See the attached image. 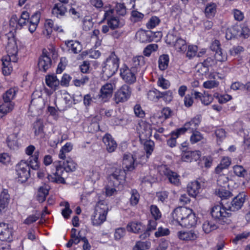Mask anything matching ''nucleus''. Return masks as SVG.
Returning <instances> with one entry per match:
<instances>
[{
  "label": "nucleus",
  "mask_w": 250,
  "mask_h": 250,
  "mask_svg": "<svg viewBox=\"0 0 250 250\" xmlns=\"http://www.w3.org/2000/svg\"><path fill=\"white\" fill-rule=\"evenodd\" d=\"M119 58L114 52L111 53L106 59L104 65L103 67V77L109 79L113 76L117 71L119 66Z\"/></svg>",
  "instance_id": "1"
},
{
  "label": "nucleus",
  "mask_w": 250,
  "mask_h": 250,
  "mask_svg": "<svg viewBox=\"0 0 250 250\" xmlns=\"http://www.w3.org/2000/svg\"><path fill=\"white\" fill-rule=\"evenodd\" d=\"M108 208L104 201L99 202L96 205L94 214L92 217L93 225L99 226L105 220L107 213Z\"/></svg>",
  "instance_id": "2"
},
{
  "label": "nucleus",
  "mask_w": 250,
  "mask_h": 250,
  "mask_svg": "<svg viewBox=\"0 0 250 250\" xmlns=\"http://www.w3.org/2000/svg\"><path fill=\"white\" fill-rule=\"evenodd\" d=\"M231 213L227 211L226 208L222 205L214 206L211 209L210 215L216 222L221 224L227 223Z\"/></svg>",
  "instance_id": "3"
},
{
  "label": "nucleus",
  "mask_w": 250,
  "mask_h": 250,
  "mask_svg": "<svg viewBox=\"0 0 250 250\" xmlns=\"http://www.w3.org/2000/svg\"><path fill=\"white\" fill-rule=\"evenodd\" d=\"M125 177V170L121 167L112 168V172L109 175L108 184L114 187H117L124 180Z\"/></svg>",
  "instance_id": "4"
},
{
  "label": "nucleus",
  "mask_w": 250,
  "mask_h": 250,
  "mask_svg": "<svg viewBox=\"0 0 250 250\" xmlns=\"http://www.w3.org/2000/svg\"><path fill=\"white\" fill-rule=\"evenodd\" d=\"M132 92L131 87L127 85H123L115 93L114 100L116 104L124 103L130 98Z\"/></svg>",
  "instance_id": "5"
},
{
  "label": "nucleus",
  "mask_w": 250,
  "mask_h": 250,
  "mask_svg": "<svg viewBox=\"0 0 250 250\" xmlns=\"http://www.w3.org/2000/svg\"><path fill=\"white\" fill-rule=\"evenodd\" d=\"M16 170L18 175V180L21 183L26 181L30 176V167L25 162L21 161L17 165Z\"/></svg>",
  "instance_id": "6"
},
{
  "label": "nucleus",
  "mask_w": 250,
  "mask_h": 250,
  "mask_svg": "<svg viewBox=\"0 0 250 250\" xmlns=\"http://www.w3.org/2000/svg\"><path fill=\"white\" fill-rule=\"evenodd\" d=\"M137 70L134 68H129L124 64L120 69V76L123 80L127 83L132 84L136 82L135 74Z\"/></svg>",
  "instance_id": "7"
},
{
  "label": "nucleus",
  "mask_w": 250,
  "mask_h": 250,
  "mask_svg": "<svg viewBox=\"0 0 250 250\" xmlns=\"http://www.w3.org/2000/svg\"><path fill=\"white\" fill-rule=\"evenodd\" d=\"M60 164L55 166L56 172L53 175L48 174L47 179L49 181L57 184H65L64 178L62 177L64 174V166L62 165V162H59Z\"/></svg>",
  "instance_id": "8"
},
{
  "label": "nucleus",
  "mask_w": 250,
  "mask_h": 250,
  "mask_svg": "<svg viewBox=\"0 0 250 250\" xmlns=\"http://www.w3.org/2000/svg\"><path fill=\"white\" fill-rule=\"evenodd\" d=\"M6 50L7 56L3 57L2 60L11 63L12 62H17L18 61V58L17 57L18 46L16 44V42L14 41L8 42L6 46Z\"/></svg>",
  "instance_id": "9"
},
{
  "label": "nucleus",
  "mask_w": 250,
  "mask_h": 250,
  "mask_svg": "<svg viewBox=\"0 0 250 250\" xmlns=\"http://www.w3.org/2000/svg\"><path fill=\"white\" fill-rule=\"evenodd\" d=\"M49 53L45 49L42 50V55L38 60V67L40 70L45 72L52 65V60Z\"/></svg>",
  "instance_id": "10"
},
{
  "label": "nucleus",
  "mask_w": 250,
  "mask_h": 250,
  "mask_svg": "<svg viewBox=\"0 0 250 250\" xmlns=\"http://www.w3.org/2000/svg\"><path fill=\"white\" fill-rule=\"evenodd\" d=\"M192 210L186 207H179L176 208L172 212L171 215L173 220L175 221L180 225L185 218L190 214Z\"/></svg>",
  "instance_id": "11"
},
{
  "label": "nucleus",
  "mask_w": 250,
  "mask_h": 250,
  "mask_svg": "<svg viewBox=\"0 0 250 250\" xmlns=\"http://www.w3.org/2000/svg\"><path fill=\"white\" fill-rule=\"evenodd\" d=\"M201 122V116L197 115L189 122L186 123L183 127L178 128V131H180L182 134H184L187 131H190V132L197 131V127Z\"/></svg>",
  "instance_id": "12"
},
{
  "label": "nucleus",
  "mask_w": 250,
  "mask_h": 250,
  "mask_svg": "<svg viewBox=\"0 0 250 250\" xmlns=\"http://www.w3.org/2000/svg\"><path fill=\"white\" fill-rule=\"evenodd\" d=\"M115 84L112 83H106L103 85L98 95L101 101L107 102L111 97Z\"/></svg>",
  "instance_id": "13"
},
{
  "label": "nucleus",
  "mask_w": 250,
  "mask_h": 250,
  "mask_svg": "<svg viewBox=\"0 0 250 250\" xmlns=\"http://www.w3.org/2000/svg\"><path fill=\"white\" fill-rule=\"evenodd\" d=\"M13 231L8 224L0 223V240L2 241L10 242L13 239Z\"/></svg>",
  "instance_id": "14"
},
{
  "label": "nucleus",
  "mask_w": 250,
  "mask_h": 250,
  "mask_svg": "<svg viewBox=\"0 0 250 250\" xmlns=\"http://www.w3.org/2000/svg\"><path fill=\"white\" fill-rule=\"evenodd\" d=\"M246 194L244 192L239 193L235 196L231 202L228 210L235 211L240 209L245 201Z\"/></svg>",
  "instance_id": "15"
},
{
  "label": "nucleus",
  "mask_w": 250,
  "mask_h": 250,
  "mask_svg": "<svg viewBox=\"0 0 250 250\" xmlns=\"http://www.w3.org/2000/svg\"><path fill=\"white\" fill-rule=\"evenodd\" d=\"M220 45L219 41L215 40L211 44L210 48L212 51L215 52L214 55L215 59L218 62H224L227 60V56L223 53Z\"/></svg>",
  "instance_id": "16"
},
{
  "label": "nucleus",
  "mask_w": 250,
  "mask_h": 250,
  "mask_svg": "<svg viewBox=\"0 0 250 250\" xmlns=\"http://www.w3.org/2000/svg\"><path fill=\"white\" fill-rule=\"evenodd\" d=\"M110 13H112V10L107 11L104 14V17L107 19V24L109 25L110 28L113 30L123 26V23L120 21L118 17L109 16Z\"/></svg>",
  "instance_id": "17"
},
{
  "label": "nucleus",
  "mask_w": 250,
  "mask_h": 250,
  "mask_svg": "<svg viewBox=\"0 0 250 250\" xmlns=\"http://www.w3.org/2000/svg\"><path fill=\"white\" fill-rule=\"evenodd\" d=\"M103 141L106 146L107 151L111 153L114 152L117 147V144L109 134H106L103 138Z\"/></svg>",
  "instance_id": "18"
},
{
  "label": "nucleus",
  "mask_w": 250,
  "mask_h": 250,
  "mask_svg": "<svg viewBox=\"0 0 250 250\" xmlns=\"http://www.w3.org/2000/svg\"><path fill=\"white\" fill-rule=\"evenodd\" d=\"M67 3L62 1L56 3L52 9V14L57 18H61L64 16L67 9L65 5Z\"/></svg>",
  "instance_id": "19"
},
{
  "label": "nucleus",
  "mask_w": 250,
  "mask_h": 250,
  "mask_svg": "<svg viewBox=\"0 0 250 250\" xmlns=\"http://www.w3.org/2000/svg\"><path fill=\"white\" fill-rule=\"evenodd\" d=\"M135 159L130 154H124L123 159V164L124 166V170L125 171H132L134 168Z\"/></svg>",
  "instance_id": "20"
},
{
  "label": "nucleus",
  "mask_w": 250,
  "mask_h": 250,
  "mask_svg": "<svg viewBox=\"0 0 250 250\" xmlns=\"http://www.w3.org/2000/svg\"><path fill=\"white\" fill-rule=\"evenodd\" d=\"M199 151H188L184 152L182 156V160L185 162L196 161L200 158Z\"/></svg>",
  "instance_id": "21"
},
{
  "label": "nucleus",
  "mask_w": 250,
  "mask_h": 250,
  "mask_svg": "<svg viewBox=\"0 0 250 250\" xmlns=\"http://www.w3.org/2000/svg\"><path fill=\"white\" fill-rule=\"evenodd\" d=\"M200 184L198 181L192 182L188 185L187 191L191 197H195L200 193Z\"/></svg>",
  "instance_id": "22"
},
{
  "label": "nucleus",
  "mask_w": 250,
  "mask_h": 250,
  "mask_svg": "<svg viewBox=\"0 0 250 250\" xmlns=\"http://www.w3.org/2000/svg\"><path fill=\"white\" fill-rule=\"evenodd\" d=\"M10 200L8 190L3 189L0 194V211L7 208Z\"/></svg>",
  "instance_id": "23"
},
{
  "label": "nucleus",
  "mask_w": 250,
  "mask_h": 250,
  "mask_svg": "<svg viewBox=\"0 0 250 250\" xmlns=\"http://www.w3.org/2000/svg\"><path fill=\"white\" fill-rule=\"evenodd\" d=\"M197 218L195 214L192 213V210L190 214L186 217L182 223H180V225L183 227L190 228L196 224Z\"/></svg>",
  "instance_id": "24"
},
{
  "label": "nucleus",
  "mask_w": 250,
  "mask_h": 250,
  "mask_svg": "<svg viewBox=\"0 0 250 250\" xmlns=\"http://www.w3.org/2000/svg\"><path fill=\"white\" fill-rule=\"evenodd\" d=\"M177 235L180 239L185 241H193L198 237L197 234L192 230L188 231H180L178 232Z\"/></svg>",
  "instance_id": "25"
},
{
  "label": "nucleus",
  "mask_w": 250,
  "mask_h": 250,
  "mask_svg": "<svg viewBox=\"0 0 250 250\" xmlns=\"http://www.w3.org/2000/svg\"><path fill=\"white\" fill-rule=\"evenodd\" d=\"M164 174L168 179L169 182L174 185L178 186L180 183L179 176L175 172L167 168L164 171Z\"/></svg>",
  "instance_id": "26"
},
{
  "label": "nucleus",
  "mask_w": 250,
  "mask_h": 250,
  "mask_svg": "<svg viewBox=\"0 0 250 250\" xmlns=\"http://www.w3.org/2000/svg\"><path fill=\"white\" fill-rule=\"evenodd\" d=\"M45 82L48 86L54 90H56L60 84V81L54 74L46 76Z\"/></svg>",
  "instance_id": "27"
},
{
  "label": "nucleus",
  "mask_w": 250,
  "mask_h": 250,
  "mask_svg": "<svg viewBox=\"0 0 250 250\" xmlns=\"http://www.w3.org/2000/svg\"><path fill=\"white\" fill-rule=\"evenodd\" d=\"M44 125L43 121L41 119H37L33 124V129L35 136H39L41 138L44 136Z\"/></svg>",
  "instance_id": "28"
},
{
  "label": "nucleus",
  "mask_w": 250,
  "mask_h": 250,
  "mask_svg": "<svg viewBox=\"0 0 250 250\" xmlns=\"http://www.w3.org/2000/svg\"><path fill=\"white\" fill-rule=\"evenodd\" d=\"M145 227L140 222H132L127 226V229L128 231L134 233H139L145 230Z\"/></svg>",
  "instance_id": "29"
},
{
  "label": "nucleus",
  "mask_w": 250,
  "mask_h": 250,
  "mask_svg": "<svg viewBox=\"0 0 250 250\" xmlns=\"http://www.w3.org/2000/svg\"><path fill=\"white\" fill-rule=\"evenodd\" d=\"M216 11V4L213 2H210L206 5L204 12L207 18L211 19L214 17Z\"/></svg>",
  "instance_id": "30"
},
{
  "label": "nucleus",
  "mask_w": 250,
  "mask_h": 250,
  "mask_svg": "<svg viewBox=\"0 0 250 250\" xmlns=\"http://www.w3.org/2000/svg\"><path fill=\"white\" fill-rule=\"evenodd\" d=\"M14 104L13 102L4 101L0 105V119L11 112L14 108Z\"/></svg>",
  "instance_id": "31"
},
{
  "label": "nucleus",
  "mask_w": 250,
  "mask_h": 250,
  "mask_svg": "<svg viewBox=\"0 0 250 250\" xmlns=\"http://www.w3.org/2000/svg\"><path fill=\"white\" fill-rule=\"evenodd\" d=\"M18 133H13L7 137L6 142L8 147L14 149L18 146Z\"/></svg>",
  "instance_id": "32"
},
{
  "label": "nucleus",
  "mask_w": 250,
  "mask_h": 250,
  "mask_svg": "<svg viewBox=\"0 0 250 250\" xmlns=\"http://www.w3.org/2000/svg\"><path fill=\"white\" fill-rule=\"evenodd\" d=\"M65 44L69 50H71L72 52L75 54L80 52L82 49L81 44L77 41H68L65 42Z\"/></svg>",
  "instance_id": "33"
},
{
  "label": "nucleus",
  "mask_w": 250,
  "mask_h": 250,
  "mask_svg": "<svg viewBox=\"0 0 250 250\" xmlns=\"http://www.w3.org/2000/svg\"><path fill=\"white\" fill-rule=\"evenodd\" d=\"M218 228V226L212 221L206 220L202 225L203 230L206 233H209Z\"/></svg>",
  "instance_id": "34"
},
{
  "label": "nucleus",
  "mask_w": 250,
  "mask_h": 250,
  "mask_svg": "<svg viewBox=\"0 0 250 250\" xmlns=\"http://www.w3.org/2000/svg\"><path fill=\"white\" fill-rule=\"evenodd\" d=\"M64 166V169L66 172H72L76 170L77 164L75 163L71 158H67V159L62 163Z\"/></svg>",
  "instance_id": "35"
},
{
  "label": "nucleus",
  "mask_w": 250,
  "mask_h": 250,
  "mask_svg": "<svg viewBox=\"0 0 250 250\" xmlns=\"http://www.w3.org/2000/svg\"><path fill=\"white\" fill-rule=\"evenodd\" d=\"M181 134H182L180 131H178V129L171 132L170 133V138L167 141V145L170 147L175 146L176 145V139L178 138Z\"/></svg>",
  "instance_id": "36"
},
{
  "label": "nucleus",
  "mask_w": 250,
  "mask_h": 250,
  "mask_svg": "<svg viewBox=\"0 0 250 250\" xmlns=\"http://www.w3.org/2000/svg\"><path fill=\"white\" fill-rule=\"evenodd\" d=\"M161 92L155 88L148 91L147 94V98L152 101L156 102L161 98Z\"/></svg>",
  "instance_id": "37"
},
{
  "label": "nucleus",
  "mask_w": 250,
  "mask_h": 250,
  "mask_svg": "<svg viewBox=\"0 0 250 250\" xmlns=\"http://www.w3.org/2000/svg\"><path fill=\"white\" fill-rule=\"evenodd\" d=\"M175 49L180 52H184L187 48V45L185 40L180 37L176 42L173 44Z\"/></svg>",
  "instance_id": "38"
},
{
  "label": "nucleus",
  "mask_w": 250,
  "mask_h": 250,
  "mask_svg": "<svg viewBox=\"0 0 250 250\" xmlns=\"http://www.w3.org/2000/svg\"><path fill=\"white\" fill-rule=\"evenodd\" d=\"M179 37V34L178 32L173 31L167 35L166 39V42L168 44L173 45Z\"/></svg>",
  "instance_id": "39"
},
{
  "label": "nucleus",
  "mask_w": 250,
  "mask_h": 250,
  "mask_svg": "<svg viewBox=\"0 0 250 250\" xmlns=\"http://www.w3.org/2000/svg\"><path fill=\"white\" fill-rule=\"evenodd\" d=\"M132 61V66L131 68H135L137 70V72L139 71V68L142 66H144L145 63V58L143 56L134 57Z\"/></svg>",
  "instance_id": "40"
},
{
  "label": "nucleus",
  "mask_w": 250,
  "mask_h": 250,
  "mask_svg": "<svg viewBox=\"0 0 250 250\" xmlns=\"http://www.w3.org/2000/svg\"><path fill=\"white\" fill-rule=\"evenodd\" d=\"M216 194L222 200L227 199L232 196V194L229 190L221 187L215 190Z\"/></svg>",
  "instance_id": "41"
},
{
  "label": "nucleus",
  "mask_w": 250,
  "mask_h": 250,
  "mask_svg": "<svg viewBox=\"0 0 250 250\" xmlns=\"http://www.w3.org/2000/svg\"><path fill=\"white\" fill-rule=\"evenodd\" d=\"M169 62V57L167 55L163 54L161 55L159 58V67L160 70H166L168 65Z\"/></svg>",
  "instance_id": "42"
},
{
  "label": "nucleus",
  "mask_w": 250,
  "mask_h": 250,
  "mask_svg": "<svg viewBox=\"0 0 250 250\" xmlns=\"http://www.w3.org/2000/svg\"><path fill=\"white\" fill-rule=\"evenodd\" d=\"M240 28L238 25L233 26V27L228 28L226 31V37L227 40H231L232 38L237 36L239 33L238 31Z\"/></svg>",
  "instance_id": "43"
},
{
  "label": "nucleus",
  "mask_w": 250,
  "mask_h": 250,
  "mask_svg": "<svg viewBox=\"0 0 250 250\" xmlns=\"http://www.w3.org/2000/svg\"><path fill=\"white\" fill-rule=\"evenodd\" d=\"M48 194V190L43 187H40L38 189L37 194V200L40 203H42L45 200L46 197Z\"/></svg>",
  "instance_id": "44"
},
{
  "label": "nucleus",
  "mask_w": 250,
  "mask_h": 250,
  "mask_svg": "<svg viewBox=\"0 0 250 250\" xmlns=\"http://www.w3.org/2000/svg\"><path fill=\"white\" fill-rule=\"evenodd\" d=\"M17 90L15 88H10L3 94V101L12 102L11 101L14 98Z\"/></svg>",
  "instance_id": "45"
},
{
  "label": "nucleus",
  "mask_w": 250,
  "mask_h": 250,
  "mask_svg": "<svg viewBox=\"0 0 250 250\" xmlns=\"http://www.w3.org/2000/svg\"><path fill=\"white\" fill-rule=\"evenodd\" d=\"M152 33L151 31L147 32H142L139 33V40L141 42H149L153 40Z\"/></svg>",
  "instance_id": "46"
},
{
  "label": "nucleus",
  "mask_w": 250,
  "mask_h": 250,
  "mask_svg": "<svg viewBox=\"0 0 250 250\" xmlns=\"http://www.w3.org/2000/svg\"><path fill=\"white\" fill-rule=\"evenodd\" d=\"M54 26V22L52 20L50 19L46 20L44 23L45 31H43L44 34L49 37L52 32Z\"/></svg>",
  "instance_id": "47"
},
{
  "label": "nucleus",
  "mask_w": 250,
  "mask_h": 250,
  "mask_svg": "<svg viewBox=\"0 0 250 250\" xmlns=\"http://www.w3.org/2000/svg\"><path fill=\"white\" fill-rule=\"evenodd\" d=\"M154 143L153 141L149 140H146L144 143V148L146 151V156L148 157L153 151Z\"/></svg>",
  "instance_id": "48"
},
{
  "label": "nucleus",
  "mask_w": 250,
  "mask_h": 250,
  "mask_svg": "<svg viewBox=\"0 0 250 250\" xmlns=\"http://www.w3.org/2000/svg\"><path fill=\"white\" fill-rule=\"evenodd\" d=\"M158 47V46L157 44H150L145 48L143 54L146 57H149L153 51H155L157 50Z\"/></svg>",
  "instance_id": "49"
},
{
  "label": "nucleus",
  "mask_w": 250,
  "mask_h": 250,
  "mask_svg": "<svg viewBox=\"0 0 250 250\" xmlns=\"http://www.w3.org/2000/svg\"><path fill=\"white\" fill-rule=\"evenodd\" d=\"M234 174L241 177H244L247 175V171L241 166L236 165L233 167Z\"/></svg>",
  "instance_id": "50"
},
{
  "label": "nucleus",
  "mask_w": 250,
  "mask_h": 250,
  "mask_svg": "<svg viewBox=\"0 0 250 250\" xmlns=\"http://www.w3.org/2000/svg\"><path fill=\"white\" fill-rule=\"evenodd\" d=\"M217 61H218L215 58L214 56L213 57H208L205 59L203 62H201L203 63V65L206 66L209 69L210 67H212L213 66H215L217 63Z\"/></svg>",
  "instance_id": "51"
},
{
  "label": "nucleus",
  "mask_w": 250,
  "mask_h": 250,
  "mask_svg": "<svg viewBox=\"0 0 250 250\" xmlns=\"http://www.w3.org/2000/svg\"><path fill=\"white\" fill-rule=\"evenodd\" d=\"M195 68L197 71L200 73L202 76L206 75L209 72V69L205 65H203V63L201 62L198 63L196 65Z\"/></svg>",
  "instance_id": "52"
},
{
  "label": "nucleus",
  "mask_w": 250,
  "mask_h": 250,
  "mask_svg": "<svg viewBox=\"0 0 250 250\" xmlns=\"http://www.w3.org/2000/svg\"><path fill=\"white\" fill-rule=\"evenodd\" d=\"M2 72L5 75H8L10 74L11 72L13 70L12 66H11V63L8 62H6L2 60Z\"/></svg>",
  "instance_id": "53"
},
{
  "label": "nucleus",
  "mask_w": 250,
  "mask_h": 250,
  "mask_svg": "<svg viewBox=\"0 0 250 250\" xmlns=\"http://www.w3.org/2000/svg\"><path fill=\"white\" fill-rule=\"evenodd\" d=\"M131 196L130 199V202L132 206H135L138 203L140 195L135 189H132L131 191Z\"/></svg>",
  "instance_id": "54"
},
{
  "label": "nucleus",
  "mask_w": 250,
  "mask_h": 250,
  "mask_svg": "<svg viewBox=\"0 0 250 250\" xmlns=\"http://www.w3.org/2000/svg\"><path fill=\"white\" fill-rule=\"evenodd\" d=\"M160 21V20L158 17H152L146 23V27L148 29H153L159 24Z\"/></svg>",
  "instance_id": "55"
},
{
  "label": "nucleus",
  "mask_w": 250,
  "mask_h": 250,
  "mask_svg": "<svg viewBox=\"0 0 250 250\" xmlns=\"http://www.w3.org/2000/svg\"><path fill=\"white\" fill-rule=\"evenodd\" d=\"M150 212L154 219L158 220L161 217V213L156 205L150 206Z\"/></svg>",
  "instance_id": "56"
},
{
  "label": "nucleus",
  "mask_w": 250,
  "mask_h": 250,
  "mask_svg": "<svg viewBox=\"0 0 250 250\" xmlns=\"http://www.w3.org/2000/svg\"><path fill=\"white\" fill-rule=\"evenodd\" d=\"M65 208L62 209V214L65 219H68L70 217V214L72 213V211L70 208V206L68 202H66L64 203Z\"/></svg>",
  "instance_id": "57"
},
{
  "label": "nucleus",
  "mask_w": 250,
  "mask_h": 250,
  "mask_svg": "<svg viewBox=\"0 0 250 250\" xmlns=\"http://www.w3.org/2000/svg\"><path fill=\"white\" fill-rule=\"evenodd\" d=\"M192 133V134L190 137V142L192 144L196 143L203 138L201 133L198 131H195Z\"/></svg>",
  "instance_id": "58"
},
{
  "label": "nucleus",
  "mask_w": 250,
  "mask_h": 250,
  "mask_svg": "<svg viewBox=\"0 0 250 250\" xmlns=\"http://www.w3.org/2000/svg\"><path fill=\"white\" fill-rule=\"evenodd\" d=\"M149 245L145 242H138L133 248V250H146L149 249Z\"/></svg>",
  "instance_id": "59"
},
{
  "label": "nucleus",
  "mask_w": 250,
  "mask_h": 250,
  "mask_svg": "<svg viewBox=\"0 0 250 250\" xmlns=\"http://www.w3.org/2000/svg\"><path fill=\"white\" fill-rule=\"evenodd\" d=\"M197 46L196 45H189L187 53V56L191 59L194 57L197 51Z\"/></svg>",
  "instance_id": "60"
},
{
  "label": "nucleus",
  "mask_w": 250,
  "mask_h": 250,
  "mask_svg": "<svg viewBox=\"0 0 250 250\" xmlns=\"http://www.w3.org/2000/svg\"><path fill=\"white\" fill-rule=\"evenodd\" d=\"M157 84L158 86L161 87L163 89H167L170 86L169 81L163 77L159 78Z\"/></svg>",
  "instance_id": "61"
},
{
  "label": "nucleus",
  "mask_w": 250,
  "mask_h": 250,
  "mask_svg": "<svg viewBox=\"0 0 250 250\" xmlns=\"http://www.w3.org/2000/svg\"><path fill=\"white\" fill-rule=\"evenodd\" d=\"M237 36L243 37L244 38H247L249 36L250 29L247 26H243L241 27L240 26V28L238 31Z\"/></svg>",
  "instance_id": "62"
},
{
  "label": "nucleus",
  "mask_w": 250,
  "mask_h": 250,
  "mask_svg": "<svg viewBox=\"0 0 250 250\" xmlns=\"http://www.w3.org/2000/svg\"><path fill=\"white\" fill-rule=\"evenodd\" d=\"M162 95H161V98H163L164 101L166 102H170L173 99L172 92L170 90L162 92Z\"/></svg>",
  "instance_id": "63"
},
{
  "label": "nucleus",
  "mask_w": 250,
  "mask_h": 250,
  "mask_svg": "<svg viewBox=\"0 0 250 250\" xmlns=\"http://www.w3.org/2000/svg\"><path fill=\"white\" fill-rule=\"evenodd\" d=\"M125 233V229L123 228H119L115 230L114 238L116 240L121 239Z\"/></svg>",
  "instance_id": "64"
}]
</instances>
